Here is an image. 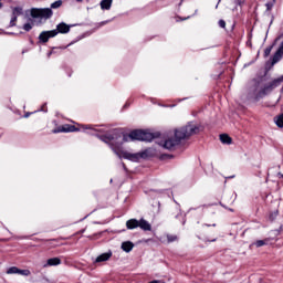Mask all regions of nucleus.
<instances>
[{
  "mask_svg": "<svg viewBox=\"0 0 283 283\" xmlns=\"http://www.w3.org/2000/svg\"><path fill=\"white\" fill-rule=\"evenodd\" d=\"M34 25V22H28L23 25V30H25V32H30V30H32Z\"/></svg>",
  "mask_w": 283,
  "mask_h": 283,
  "instance_id": "21",
  "label": "nucleus"
},
{
  "mask_svg": "<svg viewBox=\"0 0 283 283\" xmlns=\"http://www.w3.org/2000/svg\"><path fill=\"white\" fill-rule=\"evenodd\" d=\"M274 123L276 127H279L280 129H283V113L274 117Z\"/></svg>",
  "mask_w": 283,
  "mask_h": 283,
  "instance_id": "16",
  "label": "nucleus"
},
{
  "mask_svg": "<svg viewBox=\"0 0 283 283\" xmlns=\"http://www.w3.org/2000/svg\"><path fill=\"white\" fill-rule=\"evenodd\" d=\"M277 41H282V42H281L279 50L276 51V53L273 56V60H272L273 65H275V63H277L280 61V59H282V56H283V35L279 36L276 39V42Z\"/></svg>",
  "mask_w": 283,
  "mask_h": 283,
  "instance_id": "9",
  "label": "nucleus"
},
{
  "mask_svg": "<svg viewBox=\"0 0 283 283\" xmlns=\"http://www.w3.org/2000/svg\"><path fill=\"white\" fill-rule=\"evenodd\" d=\"M103 138L106 140L124 144L132 143V140H151V134L144 130H133L129 134H123L118 130H113L112 133L106 134Z\"/></svg>",
  "mask_w": 283,
  "mask_h": 283,
  "instance_id": "2",
  "label": "nucleus"
},
{
  "mask_svg": "<svg viewBox=\"0 0 283 283\" xmlns=\"http://www.w3.org/2000/svg\"><path fill=\"white\" fill-rule=\"evenodd\" d=\"M14 23H17V15H12L10 25H14Z\"/></svg>",
  "mask_w": 283,
  "mask_h": 283,
  "instance_id": "25",
  "label": "nucleus"
},
{
  "mask_svg": "<svg viewBox=\"0 0 283 283\" xmlns=\"http://www.w3.org/2000/svg\"><path fill=\"white\" fill-rule=\"evenodd\" d=\"M30 270H18V275H23L24 277H28L30 275Z\"/></svg>",
  "mask_w": 283,
  "mask_h": 283,
  "instance_id": "20",
  "label": "nucleus"
},
{
  "mask_svg": "<svg viewBox=\"0 0 283 283\" xmlns=\"http://www.w3.org/2000/svg\"><path fill=\"white\" fill-rule=\"evenodd\" d=\"M109 258H112V251H108L106 253H102L99 254L96 259L95 262H107V260H109Z\"/></svg>",
  "mask_w": 283,
  "mask_h": 283,
  "instance_id": "11",
  "label": "nucleus"
},
{
  "mask_svg": "<svg viewBox=\"0 0 283 283\" xmlns=\"http://www.w3.org/2000/svg\"><path fill=\"white\" fill-rule=\"evenodd\" d=\"M61 6H63V1L57 0L51 4V8H53V10H55L56 8H61Z\"/></svg>",
  "mask_w": 283,
  "mask_h": 283,
  "instance_id": "22",
  "label": "nucleus"
},
{
  "mask_svg": "<svg viewBox=\"0 0 283 283\" xmlns=\"http://www.w3.org/2000/svg\"><path fill=\"white\" fill-rule=\"evenodd\" d=\"M55 30L57 34H67V32H70V25H67L65 22H62L56 25Z\"/></svg>",
  "mask_w": 283,
  "mask_h": 283,
  "instance_id": "10",
  "label": "nucleus"
},
{
  "mask_svg": "<svg viewBox=\"0 0 283 283\" xmlns=\"http://www.w3.org/2000/svg\"><path fill=\"white\" fill-rule=\"evenodd\" d=\"M219 27L220 28H227V22H224V20H220L219 21Z\"/></svg>",
  "mask_w": 283,
  "mask_h": 283,
  "instance_id": "26",
  "label": "nucleus"
},
{
  "mask_svg": "<svg viewBox=\"0 0 283 283\" xmlns=\"http://www.w3.org/2000/svg\"><path fill=\"white\" fill-rule=\"evenodd\" d=\"M112 3H114V0H102L99 3L101 10H112Z\"/></svg>",
  "mask_w": 283,
  "mask_h": 283,
  "instance_id": "12",
  "label": "nucleus"
},
{
  "mask_svg": "<svg viewBox=\"0 0 283 283\" xmlns=\"http://www.w3.org/2000/svg\"><path fill=\"white\" fill-rule=\"evenodd\" d=\"M271 50H273V46L266 48L264 51V56H269V54H271Z\"/></svg>",
  "mask_w": 283,
  "mask_h": 283,
  "instance_id": "24",
  "label": "nucleus"
},
{
  "mask_svg": "<svg viewBox=\"0 0 283 283\" xmlns=\"http://www.w3.org/2000/svg\"><path fill=\"white\" fill-rule=\"evenodd\" d=\"M82 0H77L78 3H81Z\"/></svg>",
  "mask_w": 283,
  "mask_h": 283,
  "instance_id": "30",
  "label": "nucleus"
},
{
  "mask_svg": "<svg viewBox=\"0 0 283 283\" xmlns=\"http://www.w3.org/2000/svg\"><path fill=\"white\" fill-rule=\"evenodd\" d=\"M85 129H88V134H92V132H94V128L92 127V125H80L78 124V128H76V126H72V125H63L60 128H57L56 130H54V134H59L61 132L67 134L70 132H85Z\"/></svg>",
  "mask_w": 283,
  "mask_h": 283,
  "instance_id": "5",
  "label": "nucleus"
},
{
  "mask_svg": "<svg viewBox=\"0 0 283 283\" xmlns=\"http://www.w3.org/2000/svg\"><path fill=\"white\" fill-rule=\"evenodd\" d=\"M52 14L53 12L50 8L31 10V17H33V19H50Z\"/></svg>",
  "mask_w": 283,
  "mask_h": 283,
  "instance_id": "7",
  "label": "nucleus"
},
{
  "mask_svg": "<svg viewBox=\"0 0 283 283\" xmlns=\"http://www.w3.org/2000/svg\"><path fill=\"white\" fill-rule=\"evenodd\" d=\"M142 229L143 231H149L151 229V224L147 222L145 219L136 220V219H129L126 221V228L132 229Z\"/></svg>",
  "mask_w": 283,
  "mask_h": 283,
  "instance_id": "6",
  "label": "nucleus"
},
{
  "mask_svg": "<svg viewBox=\"0 0 283 283\" xmlns=\"http://www.w3.org/2000/svg\"><path fill=\"white\" fill-rule=\"evenodd\" d=\"M122 249L126 253H129L134 249V243H132L130 241L123 242L122 243Z\"/></svg>",
  "mask_w": 283,
  "mask_h": 283,
  "instance_id": "15",
  "label": "nucleus"
},
{
  "mask_svg": "<svg viewBox=\"0 0 283 283\" xmlns=\"http://www.w3.org/2000/svg\"><path fill=\"white\" fill-rule=\"evenodd\" d=\"M282 82H283V75L279 78L273 80L268 85H262L261 83H259L254 87V98L256 101H260V98H264V96H266V94H271V92H273L275 87H280Z\"/></svg>",
  "mask_w": 283,
  "mask_h": 283,
  "instance_id": "4",
  "label": "nucleus"
},
{
  "mask_svg": "<svg viewBox=\"0 0 283 283\" xmlns=\"http://www.w3.org/2000/svg\"><path fill=\"white\" fill-rule=\"evenodd\" d=\"M56 34H59V31L56 30L43 31L42 33H40L39 39L41 43H48V41H50V39H54Z\"/></svg>",
  "mask_w": 283,
  "mask_h": 283,
  "instance_id": "8",
  "label": "nucleus"
},
{
  "mask_svg": "<svg viewBox=\"0 0 283 283\" xmlns=\"http://www.w3.org/2000/svg\"><path fill=\"white\" fill-rule=\"evenodd\" d=\"M29 116H30V113H27V114L24 115V118H29Z\"/></svg>",
  "mask_w": 283,
  "mask_h": 283,
  "instance_id": "27",
  "label": "nucleus"
},
{
  "mask_svg": "<svg viewBox=\"0 0 283 283\" xmlns=\"http://www.w3.org/2000/svg\"><path fill=\"white\" fill-rule=\"evenodd\" d=\"M220 140L223 145H231V138L227 134L220 135Z\"/></svg>",
  "mask_w": 283,
  "mask_h": 283,
  "instance_id": "17",
  "label": "nucleus"
},
{
  "mask_svg": "<svg viewBox=\"0 0 283 283\" xmlns=\"http://www.w3.org/2000/svg\"><path fill=\"white\" fill-rule=\"evenodd\" d=\"M8 275H19V268L17 266H11L7 270Z\"/></svg>",
  "mask_w": 283,
  "mask_h": 283,
  "instance_id": "18",
  "label": "nucleus"
},
{
  "mask_svg": "<svg viewBox=\"0 0 283 283\" xmlns=\"http://www.w3.org/2000/svg\"><path fill=\"white\" fill-rule=\"evenodd\" d=\"M22 12H23V9H22V8L15 7V8L13 9L12 15H13V17H19Z\"/></svg>",
  "mask_w": 283,
  "mask_h": 283,
  "instance_id": "19",
  "label": "nucleus"
},
{
  "mask_svg": "<svg viewBox=\"0 0 283 283\" xmlns=\"http://www.w3.org/2000/svg\"><path fill=\"white\" fill-rule=\"evenodd\" d=\"M269 242H270L269 239L258 240V241L251 243L250 247H256V249H260V247H266V244H269Z\"/></svg>",
  "mask_w": 283,
  "mask_h": 283,
  "instance_id": "14",
  "label": "nucleus"
},
{
  "mask_svg": "<svg viewBox=\"0 0 283 283\" xmlns=\"http://www.w3.org/2000/svg\"><path fill=\"white\" fill-rule=\"evenodd\" d=\"M103 142L109 145L112 151L118 156V158H125L126 160H130L132 163H140L143 158H147L149 156V150H144L142 153H129L123 149V144L109 139H104Z\"/></svg>",
  "mask_w": 283,
  "mask_h": 283,
  "instance_id": "3",
  "label": "nucleus"
},
{
  "mask_svg": "<svg viewBox=\"0 0 283 283\" xmlns=\"http://www.w3.org/2000/svg\"><path fill=\"white\" fill-rule=\"evenodd\" d=\"M105 23H109V21H106V22H102V25H105Z\"/></svg>",
  "mask_w": 283,
  "mask_h": 283,
  "instance_id": "28",
  "label": "nucleus"
},
{
  "mask_svg": "<svg viewBox=\"0 0 283 283\" xmlns=\"http://www.w3.org/2000/svg\"><path fill=\"white\" fill-rule=\"evenodd\" d=\"M199 132L200 126H198V124L188 123L185 127L176 129L174 136L161 140L159 145L164 147V149H174V147L180 145V140H185V138L199 134Z\"/></svg>",
  "mask_w": 283,
  "mask_h": 283,
  "instance_id": "1",
  "label": "nucleus"
},
{
  "mask_svg": "<svg viewBox=\"0 0 283 283\" xmlns=\"http://www.w3.org/2000/svg\"><path fill=\"white\" fill-rule=\"evenodd\" d=\"M167 239H168V242H176V240H178V237L170 234L167 237Z\"/></svg>",
  "mask_w": 283,
  "mask_h": 283,
  "instance_id": "23",
  "label": "nucleus"
},
{
  "mask_svg": "<svg viewBox=\"0 0 283 283\" xmlns=\"http://www.w3.org/2000/svg\"><path fill=\"white\" fill-rule=\"evenodd\" d=\"M61 264V259L59 258H51L46 261V264H44L45 268L48 266H59Z\"/></svg>",
  "mask_w": 283,
  "mask_h": 283,
  "instance_id": "13",
  "label": "nucleus"
},
{
  "mask_svg": "<svg viewBox=\"0 0 283 283\" xmlns=\"http://www.w3.org/2000/svg\"><path fill=\"white\" fill-rule=\"evenodd\" d=\"M279 176H280L281 178H283V175H282V174H279Z\"/></svg>",
  "mask_w": 283,
  "mask_h": 283,
  "instance_id": "29",
  "label": "nucleus"
}]
</instances>
